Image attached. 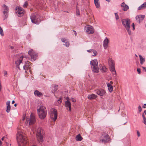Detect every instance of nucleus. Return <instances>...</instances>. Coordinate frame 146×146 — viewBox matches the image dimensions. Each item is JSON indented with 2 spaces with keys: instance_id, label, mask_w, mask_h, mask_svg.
Wrapping results in <instances>:
<instances>
[{
  "instance_id": "obj_61",
  "label": "nucleus",
  "mask_w": 146,
  "mask_h": 146,
  "mask_svg": "<svg viewBox=\"0 0 146 146\" xmlns=\"http://www.w3.org/2000/svg\"><path fill=\"white\" fill-rule=\"evenodd\" d=\"M25 119V117H23V120L24 121Z\"/></svg>"
},
{
  "instance_id": "obj_59",
  "label": "nucleus",
  "mask_w": 146,
  "mask_h": 146,
  "mask_svg": "<svg viewBox=\"0 0 146 146\" xmlns=\"http://www.w3.org/2000/svg\"><path fill=\"white\" fill-rule=\"evenodd\" d=\"M144 113H145V115H146V110H145L144 111Z\"/></svg>"
},
{
  "instance_id": "obj_46",
  "label": "nucleus",
  "mask_w": 146,
  "mask_h": 146,
  "mask_svg": "<svg viewBox=\"0 0 146 146\" xmlns=\"http://www.w3.org/2000/svg\"><path fill=\"white\" fill-rule=\"evenodd\" d=\"M61 40L62 42H65L66 41V40L65 38H62Z\"/></svg>"
},
{
  "instance_id": "obj_11",
  "label": "nucleus",
  "mask_w": 146,
  "mask_h": 146,
  "mask_svg": "<svg viewBox=\"0 0 146 146\" xmlns=\"http://www.w3.org/2000/svg\"><path fill=\"white\" fill-rule=\"evenodd\" d=\"M110 137L107 133H104L101 136L100 140L104 143L107 142L109 141Z\"/></svg>"
},
{
  "instance_id": "obj_28",
  "label": "nucleus",
  "mask_w": 146,
  "mask_h": 146,
  "mask_svg": "<svg viewBox=\"0 0 146 146\" xmlns=\"http://www.w3.org/2000/svg\"><path fill=\"white\" fill-rule=\"evenodd\" d=\"M107 86L108 88V89L110 92H111L113 91V86L112 85L110 84V83L107 84Z\"/></svg>"
},
{
  "instance_id": "obj_7",
  "label": "nucleus",
  "mask_w": 146,
  "mask_h": 146,
  "mask_svg": "<svg viewBox=\"0 0 146 146\" xmlns=\"http://www.w3.org/2000/svg\"><path fill=\"white\" fill-rule=\"evenodd\" d=\"M28 53L31 56V61H34L37 59L38 54L33 49L29 50L28 51Z\"/></svg>"
},
{
  "instance_id": "obj_42",
  "label": "nucleus",
  "mask_w": 146,
  "mask_h": 146,
  "mask_svg": "<svg viewBox=\"0 0 146 146\" xmlns=\"http://www.w3.org/2000/svg\"><path fill=\"white\" fill-rule=\"evenodd\" d=\"M76 14L77 15H80V12L78 10H76Z\"/></svg>"
},
{
  "instance_id": "obj_44",
  "label": "nucleus",
  "mask_w": 146,
  "mask_h": 146,
  "mask_svg": "<svg viewBox=\"0 0 146 146\" xmlns=\"http://www.w3.org/2000/svg\"><path fill=\"white\" fill-rule=\"evenodd\" d=\"M3 73H4V76H7V71H4L3 72Z\"/></svg>"
},
{
  "instance_id": "obj_13",
  "label": "nucleus",
  "mask_w": 146,
  "mask_h": 146,
  "mask_svg": "<svg viewBox=\"0 0 146 146\" xmlns=\"http://www.w3.org/2000/svg\"><path fill=\"white\" fill-rule=\"evenodd\" d=\"M96 94L101 96H104L106 93L105 90L102 89H97L96 90Z\"/></svg>"
},
{
  "instance_id": "obj_30",
  "label": "nucleus",
  "mask_w": 146,
  "mask_h": 146,
  "mask_svg": "<svg viewBox=\"0 0 146 146\" xmlns=\"http://www.w3.org/2000/svg\"><path fill=\"white\" fill-rule=\"evenodd\" d=\"M140 59V63L141 64H143L145 61V58H143V56L141 55H139Z\"/></svg>"
},
{
  "instance_id": "obj_43",
  "label": "nucleus",
  "mask_w": 146,
  "mask_h": 146,
  "mask_svg": "<svg viewBox=\"0 0 146 146\" xmlns=\"http://www.w3.org/2000/svg\"><path fill=\"white\" fill-rule=\"evenodd\" d=\"M7 138L6 137H2L1 139V140L2 141L4 140V139H5V141H7Z\"/></svg>"
},
{
  "instance_id": "obj_24",
  "label": "nucleus",
  "mask_w": 146,
  "mask_h": 146,
  "mask_svg": "<svg viewBox=\"0 0 146 146\" xmlns=\"http://www.w3.org/2000/svg\"><path fill=\"white\" fill-rule=\"evenodd\" d=\"M52 92L53 93L55 92L58 89V86L56 85H52Z\"/></svg>"
},
{
  "instance_id": "obj_26",
  "label": "nucleus",
  "mask_w": 146,
  "mask_h": 146,
  "mask_svg": "<svg viewBox=\"0 0 146 146\" xmlns=\"http://www.w3.org/2000/svg\"><path fill=\"white\" fill-rule=\"evenodd\" d=\"M34 94L35 96H37L39 97L43 96L42 94L37 90H36L34 92Z\"/></svg>"
},
{
  "instance_id": "obj_31",
  "label": "nucleus",
  "mask_w": 146,
  "mask_h": 146,
  "mask_svg": "<svg viewBox=\"0 0 146 146\" xmlns=\"http://www.w3.org/2000/svg\"><path fill=\"white\" fill-rule=\"evenodd\" d=\"M109 64L110 66H114L115 64L114 61L111 58H110L109 60Z\"/></svg>"
},
{
  "instance_id": "obj_37",
  "label": "nucleus",
  "mask_w": 146,
  "mask_h": 146,
  "mask_svg": "<svg viewBox=\"0 0 146 146\" xmlns=\"http://www.w3.org/2000/svg\"><path fill=\"white\" fill-rule=\"evenodd\" d=\"M115 18L117 20L119 18V17L117 13H115Z\"/></svg>"
},
{
  "instance_id": "obj_6",
  "label": "nucleus",
  "mask_w": 146,
  "mask_h": 146,
  "mask_svg": "<svg viewBox=\"0 0 146 146\" xmlns=\"http://www.w3.org/2000/svg\"><path fill=\"white\" fill-rule=\"evenodd\" d=\"M90 64L92 71L96 73H98L99 71V68L98 67V62L97 60L95 59L90 61Z\"/></svg>"
},
{
  "instance_id": "obj_60",
  "label": "nucleus",
  "mask_w": 146,
  "mask_h": 146,
  "mask_svg": "<svg viewBox=\"0 0 146 146\" xmlns=\"http://www.w3.org/2000/svg\"><path fill=\"white\" fill-rule=\"evenodd\" d=\"M17 106V104H14V106H15V107H16Z\"/></svg>"
},
{
  "instance_id": "obj_51",
  "label": "nucleus",
  "mask_w": 146,
  "mask_h": 146,
  "mask_svg": "<svg viewBox=\"0 0 146 146\" xmlns=\"http://www.w3.org/2000/svg\"><path fill=\"white\" fill-rule=\"evenodd\" d=\"M72 101L73 102H75L76 101V100L73 98H72Z\"/></svg>"
},
{
  "instance_id": "obj_62",
  "label": "nucleus",
  "mask_w": 146,
  "mask_h": 146,
  "mask_svg": "<svg viewBox=\"0 0 146 146\" xmlns=\"http://www.w3.org/2000/svg\"><path fill=\"white\" fill-rule=\"evenodd\" d=\"M6 143L7 145H8L9 144V143H7L6 141Z\"/></svg>"
},
{
  "instance_id": "obj_56",
  "label": "nucleus",
  "mask_w": 146,
  "mask_h": 146,
  "mask_svg": "<svg viewBox=\"0 0 146 146\" xmlns=\"http://www.w3.org/2000/svg\"><path fill=\"white\" fill-rule=\"evenodd\" d=\"M109 83L110 84H111V85H112V84H113V82H112V81H111L110 82V83Z\"/></svg>"
},
{
  "instance_id": "obj_39",
  "label": "nucleus",
  "mask_w": 146,
  "mask_h": 146,
  "mask_svg": "<svg viewBox=\"0 0 146 146\" xmlns=\"http://www.w3.org/2000/svg\"><path fill=\"white\" fill-rule=\"evenodd\" d=\"M61 98H60L57 100V102L58 104H60L62 102Z\"/></svg>"
},
{
  "instance_id": "obj_12",
  "label": "nucleus",
  "mask_w": 146,
  "mask_h": 146,
  "mask_svg": "<svg viewBox=\"0 0 146 146\" xmlns=\"http://www.w3.org/2000/svg\"><path fill=\"white\" fill-rule=\"evenodd\" d=\"M86 32L87 34H92L94 33V31L92 26L88 25L86 27Z\"/></svg>"
},
{
  "instance_id": "obj_57",
  "label": "nucleus",
  "mask_w": 146,
  "mask_h": 146,
  "mask_svg": "<svg viewBox=\"0 0 146 146\" xmlns=\"http://www.w3.org/2000/svg\"><path fill=\"white\" fill-rule=\"evenodd\" d=\"M1 84H0V91H1Z\"/></svg>"
},
{
  "instance_id": "obj_15",
  "label": "nucleus",
  "mask_w": 146,
  "mask_h": 146,
  "mask_svg": "<svg viewBox=\"0 0 146 146\" xmlns=\"http://www.w3.org/2000/svg\"><path fill=\"white\" fill-rule=\"evenodd\" d=\"M145 17L144 15H137L136 16L135 18L136 20L138 23H140L142 21Z\"/></svg>"
},
{
  "instance_id": "obj_48",
  "label": "nucleus",
  "mask_w": 146,
  "mask_h": 146,
  "mask_svg": "<svg viewBox=\"0 0 146 146\" xmlns=\"http://www.w3.org/2000/svg\"><path fill=\"white\" fill-rule=\"evenodd\" d=\"M137 136H138V137H139L140 135L139 132L138 131H137Z\"/></svg>"
},
{
  "instance_id": "obj_58",
  "label": "nucleus",
  "mask_w": 146,
  "mask_h": 146,
  "mask_svg": "<svg viewBox=\"0 0 146 146\" xmlns=\"http://www.w3.org/2000/svg\"><path fill=\"white\" fill-rule=\"evenodd\" d=\"M14 103H15V101H14V100H13V101H12V104H14Z\"/></svg>"
},
{
  "instance_id": "obj_16",
  "label": "nucleus",
  "mask_w": 146,
  "mask_h": 146,
  "mask_svg": "<svg viewBox=\"0 0 146 146\" xmlns=\"http://www.w3.org/2000/svg\"><path fill=\"white\" fill-rule=\"evenodd\" d=\"M31 63L29 61H27L25 62V65L23 66V68L25 70L26 72V70L30 67V66H31Z\"/></svg>"
},
{
  "instance_id": "obj_23",
  "label": "nucleus",
  "mask_w": 146,
  "mask_h": 146,
  "mask_svg": "<svg viewBox=\"0 0 146 146\" xmlns=\"http://www.w3.org/2000/svg\"><path fill=\"white\" fill-rule=\"evenodd\" d=\"M99 68L101 72H106L107 71V69L104 66H102L101 64L99 65Z\"/></svg>"
},
{
  "instance_id": "obj_27",
  "label": "nucleus",
  "mask_w": 146,
  "mask_h": 146,
  "mask_svg": "<svg viewBox=\"0 0 146 146\" xmlns=\"http://www.w3.org/2000/svg\"><path fill=\"white\" fill-rule=\"evenodd\" d=\"M146 8V2L144 3L143 4L139 6L138 8V9L140 10Z\"/></svg>"
},
{
  "instance_id": "obj_53",
  "label": "nucleus",
  "mask_w": 146,
  "mask_h": 146,
  "mask_svg": "<svg viewBox=\"0 0 146 146\" xmlns=\"http://www.w3.org/2000/svg\"><path fill=\"white\" fill-rule=\"evenodd\" d=\"M74 31V34H75V36H76V35H77L76 32L75 31H74H74Z\"/></svg>"
},
{
  "instance_id": "obj_22",
  "label": "nucleus",
  "mask_w": 146,
  "mask_h": 146,
  "mask_svg": "<svg viewBox=\"0 0 146 146\" xmlns=\"http://www.w3.org/2000/svg\"><path fill=\"white\" fill-rule=\"evenodd\" d=\"M10 102L9 101H8L6 102V111L7 113H9L10 111L11 110V106L10 105Z\"/></svg>"
},
{
  "instance_id": "obj_14",
  "label": "nucleus",
  "mask_w": 146,
  "mask_h": 146,
  "mask_svg": "<svg viewBox=\"0 0 146 146\" xmlns=\"http://www.w3.org/2000/svg\"><path fill=\"white\" fill-rule=\"evenodd\" d=\"M23 58V56H21L15 61V63L16 66L19 70H20L19 67V65L22 62Z\"/></svg>"
},
{
  "instance_id": "obj_25",
  "label": "nucleus",
  "mask_w": 146,
  "mask_h": 146,
  "mask_svg": "<svg viewBox=\"0 0 146 146\" xmlns=\"http://www.w3.org/2000/svg\"><path fill=\"white\" fill-rule=\"evenodd\" d=\"M97 95L94 94H92L90 95H88V98L89 100H92L95 99L97 98Z\"/></svg>"
},
{
  "instance_id": "obj_64",
  "label": "nucleus",
  "mask_w": 146,
  "mask_h": 146,
  "mask_svg": "<svg viewBox=\"0 0 146 146\" xmlns=\"http://www.w3.org/2000/svg\"><path fill=\"white\" fill-rule=\"evenodd\" d=\"M145 27H146V24L145 25Z\"/></svg>"
},
{
  "instance_id": "obj_45",
  "label": "nucleus",
  "mask_w": 146,
  "mask_h": 146,
  "mask_svg": "<svg viewBox=\"0 0 146 146\" xmlns=\"http://www.w3.org/2000/svg\"><path fill=\"white\" fill-rule=\"evenodd\" d=\"M138 110L140 112L142 111L141 108L140 106L138 107Z\"/></svg>"
},
{
  "instance_id": "obj_1",
  "label": "nucleus",
  "mask_w": 146,
  "mask_h": 146,
  "mask_svg": "<svg viewBox=\"0 0 146 146\" xmlns=\"http://www.w3.org/2000/svg\"><path fill=\"white\" fill-rule=\"evenodd\" d=\"M17 139L19 146H25L28 142L27 139L23 130L17 131Z\"/></svg>"
},
{
  "instance_id": "obj_52",
  "label": "nucleus",
  "mask_w": 146,
  "mask_h": 146,
  "mask_svg": "<svg viewBox=\"0 0 146 146\" xmlns=\"http://www.w3.org/2000/svg\"><path fill=\"white\" fill-rule=\"evenodd\" d=\"M143 108H146V104H144L142 107Z\"/></svg>"
},
{
  "instance_id": "obj_3",
  "label": "nucleus",
  "mask_w": 146,
  "mask_h": 146,
  "mask_svg": "<svg viewBox=\"0 0 146 146\" xmlns=\"http://www.w3.org/2000/svg\"><path fill=\"white\" fill-rule=\"evenodd\" d=\"M44 132L43 129L40 127H38L36 130V135L38 141L40 143L43 141V135Z\"/></svg>"
},
{
  "instance_id": "obj_8",
  "label": "nucleus",
  "mask_w": 146,
  "mask_h": 146,
  "mask_svg": "<svg viewBox=\"0 0 146 146\" xmlns=\"http://www.w3.org/2000/svg\"><path fill=\"white\" fill-rule=\"evenodd\" d=\"M50 117L51 119L55 121L57 117V111L56 109H52L50 111Z\"/></svg>"
},
{
  "instance_id": "obj_63",
  "label": "nucleus",
  "mask_w": 146,
  "mask_h": 146,
  "mask_svg": "<svg viewBox=\"0 0 146 146\" xmlns=\"http://www.w3.org/2000/svg\"><path fill=\"white\" fill-rule=\"evenodd\" d=\"M2 29L1 28V26H0V30Z\"/></svg>"
},
{
  "instance_id": "obj_19",
  "label": "nucleus",
  "mask_w": 146,
  "mask_h": 146,
  "mask_svg": "<svg viewBox=\"0 0 146 146\" xmlns=\"http://www.w3.org/2000/svg\"><path fill=\"white\" fill-rule=\"evenodd\" d=\"M16 10H17V13L19 15L22 16L24 14V10L22 8L20 7H18Z\"/></svg>"
},
{
  "instance_id": "obj_47",
  "label": "nucleus",
  "mask_w": 146,
  "mask_h": 146,
  "mask_svg": "<svg viewBox=\"0 0 146 146\" xmlns=\"http://www.w3.org/2000/svg\"><path fill=\"white\" fill-rule=\"evenodd\" d=\"M132 26L133 27V30L135 29V25L134 23H133L132 25Z\"/></svg>"
},
{
  "instance_id": "obj_33",
  "label": "nucleus",
  "mask_w": 146,
  "mask_h": 146,
  "mask_svg": "<svg viewBox=\"0 0 146 146\" xmlns=\"http://www.w3.org/2000/svg\"><path fill=\"white\" fill-rule=\"evenodd\" d=\"M110 71L112 72L113 74H115L116 72L114 66H110Z\"/></svg>"
},
{
  "instance_id": "obj_49",
  "label": "nucleus",
  "mask_w": 146,
  "mask_h": 146,
  "mask_svg": "<svg viewBox=\"0 0 146 146\" xmlns=\"http://www.w3.org/2000/svg\"><path fill=\"white\" fill-rule=\"evenodd\" d=\"M142 68L144 70H145V71L146 72V67H143V66H142Z\"/></svg>"
},
{
  "instance_id": "obj_38",
  "label": "nucleus",
  "mask_w": 146,
  "mask_h": 146,
  "mask_svg": "<svg viewBox=\"0 0 146 146\" xmlns=\"http://www.w3.org/2000/svg\"><path fill=\"white\" fill-rule=\"evenodd\" d=\"M65 43V44L64 45L66 46V47H68L69 45V42L66 40V41Z\"/></svg>"
},
{
  "instance_id": "obj_50",
  "label": "nucleus",
  "mask_w": 146,
  "mask_h": 146,
  "mask_svg": "<svg viewBox=\"0 0 146 146\" xmlns=\"http://www.w3.org/2000/svg\"><path fill=\"white\" fill-rule=\"evenodd\" d=\"M92 50L93 49H90V50H87V51L88 52H92Z\"/></svg>"
},
{
  "instance_id": "obj_21",
  "label": "nucleus",
  "mask_w": 146,
  "mask_h": 146,
  "mask_svg": "<svg viewBox=\"0 0 146 146\" xmlns=\"http://www.w3.org/2000/svg\"><path fill=\"white\" fill-rule=\"evenodd\" d=\"M109 40L107 37L104 39L103 44V45L105 49H106L108 46Z\"/></svg>"
},
{
  "instance_id": "obj_29",
  "label": "nucleus",
  "mask_w": 146,
  "mask_h": 146,
  "mask_svg": "<svg viewBox=\"0 0 146 146\" xmlns=\"http://www.w3.org/2000/svg\"><path fill=\"white\" fill-rule=\"evenodd\" d=\"M94 3L96 7L98 8L100 7V4L99 0H94Z\"/></svg>"
},
{
  "instance_id": "obj_17",
  "label": "nucleus",
  "mask_w": 146,
  "mask_h": 146,
  "mask_svg": "<svg viewBox=\"0 0 146 146\" xmlns=\"http://www.w3.org/2000/svg\"><path fill=\"white\" fill-rule=\"evenodd\" d=\"M65 106L67 109L69 111H71V109L70 102L68 100H67V101H65Z\"/></svg>"
},
{
  "instance_id": "obj_34",
  "label": "nucleus",
  "mask_w": 146,
  "mask_h": 146,
  "mask_svg": "<svg viewBox=\"0 0 146 146\" xmlns=\"http://www.w3.org/2000/svg\"><path fill=\"white\" fill-rule=\"evenodd\" d=\"M142 117L143 120V123L146 125V118L145 117L144 114H143Z\"/></svg>"
},
{
  "instance_id": "obj_32",
  "label": "nucleus",
  "mask_w": 146,
  "mask_h": 146,
  "mask_svg": "<svg viewBox=\"0 0 146 146\" xmlns=\"http://www.w3.org/2000/svg\"><path fill=\"white\" fill-rule=\"evenodd\" d=\"M82 137L81 136L80 134L77 135L76 138V140L77 141H81L82 140Z\"/></svg>"
},
{
  "instance_id": "obj_35",
  "label": "nucleus",
  "mask_w": 146,
  "mask_h": 146,
  "mask_svg": "<svg viewBox=\"0 0 146 146\" xmlns=\"http://www.w3.org/2000/svg\"><path fill=\"white\" fill-rule=\"evenodd\" d=\"M92 52H93V53L94 54V55H93V56H96L97 55V52L96 50H92Z\"/></svg>"
},
{
  "instance_id": "obj_5",
  "label": "nucleus",
  "mask_w": 146,
  "mask_h": 146,
  "mask_svg": "<svg viewBox=\"0 0 146 146\" xmlns=\"http://www.w3.org/2000/svg\"><path fill=\"white\" fill-rule=\"evenodd\" d=\"M121 22L123 25L126 29L129 35H130L131 31L130 30L131 22L130 20L128 19H123L121 20Z\"/></svg>"
},
{
  "instance_id": "obj_54",
  "label": "nucleus",
  "mask_w": 146,
  "mask_h": 146,
  "mask_svg": "<svg viewBox=\"0 0 146 146\" xmlns=\"http://www.w3.org/2000/svg\"><path fill=\"white\" fill-rule=\"evenodd\" d=\"M9 47L11 49H13L14 48V47L13 46H9Z\"/></svg>"
},
{
  "instance_id": "obj_55",
  "label": "nucleus",
  "mask_w": 146,
  "mask_h": 146,
  "mask_svg": "<svg viewBox=\"0 0 146 146\" xmlns=\"http://www.w3.org/2000/svg\"><path fill=\"white\" fill-rule=\"evenodd\" d=\"M17 72H18L17 70H16V72H15L16 73H14V74H15V76L17 74Z\"/></svg>"
},
{
  "instance_id": "obj_18",
  "label": "nucleus",
  "mask_w": 146,
  "mask_h": 146,
  "mask_svg": "<svg viewBox=\"0 0 146 146\" xmlns=\"http://www.w3.org/2000/svg\"><path fill=\"white\" fill-rule=\"evenodd\" d=\"M3 8L4 11H3V13L5 15V18H7L8 17V15L7 13H8V11L9 9L8 7L5 5H4L3 6Z\"/></svg>"
},
{
  "instance_id": "obj_2",
  "label": "nucleus",
  "mask_w": 146,
  "mask_h": 146,
  "mask_svg": "<svg viewBox=\"0 0 146 146\" xmlns=\"http://www.w3.org/2000/svg\"><path fill=\"white\" fill-rule=\"evenodd\" d=\"M17 139L19 146H25L28 142L27 139L23 130L17 131Z\"/></svg>"
},
{
  "instance_id": "obj_36",
  "label": "nucleus",
  "mask_w": 146,
  "mask_h": 146,
  "mask_svg": "<svg viewBox=\"0 0 146 146\" xmlns=\"http://www.w3.org/2000/svg\"><path fill=\"white\" fill-rule=\"evenodd\" d=\"M28 2L27 1H25V3L24 4L23 6L24 8H26L28 6Z\"/></svg>"
},
{
  "instance_id": "obj_4",
  "label": "nucleus",
  "mask_w": 146,
  "mask_h": 146,
  "mask_svg": "<svg viewBox=\"0 0 146 146\" xmlns=\"http://www.w3.org/2000/svg\"><path fill=\"white\" fill-rule=\"evenodd\" d=\"M37 112L39 117L41 119L44 118L46 115L47 111L46 108L43 106H40L37 109Z\"/></svg>"
},
{
  "instance_id": "obj_40",
  "label": "nucleus",
  "mask_w": 146,
  "mask_h": 146,
  "mask_svg": "<svg viewBox=\"0 0 146 146\" xmlns=\"http://www.w3.org/2000/svg\"><path fill=\"white\" fill-rule=\"evenodd\" d=\"M0 34L1 35L3 36L4 35V33L2 29L0 30Z\"/></svg>"
},
{
  "instance_id": "obj_20",
  "label": "nucleus",
  "mask_w": 146,
  "mask_h": 146,
  "mask_svg": "<svg viewBox=\"0 0 146 146\" xmlns=\"http://www.w3.org/2000/svg\"><path fill=\"white\" fill-rule=\"evenodd\" d=\"M121 6L123 7L122 10L124 11H126L129 9V7L125 3L123 2L121 5Z\"/></svg>"
},
{
  "instance_id": "obj_10",
  "label": "nucleus",
  "mask_w": 146,
  "mask_h": 146,
  "mask_svg": "<svg viewBox=\"0 0 146 146\" xmlns=\"http://www.w3.org/2000/svg\"><path fill=\"white\" fill-rule=\"evenodd\" d=\"M35 121L36 120L35 116L33 114L31 113V114L30 118H26V123H29V125H31L34 123Z\"/></svg>"
},
{
  "instance_id": "obj_41",
  "label": "nucleus",
  "mask_w": 146,
  "mask_h": 146,
  "mask_svg": "<svg viewBox=\"0 0 146 146\" xmlns=\"http://www.w3.org/2000/svg\"><path fill=\"white\" fill-rule=\"evenodd\" d=\"M137 70L138 72V73L139 74H140L141 73V69L140 68H138L137 69Z\"/></svg>"
},
{
  "instance_id": "obj_9",
  "label": "nucleus",
  "mask_w": 146,
  "mask_h": 146,
  "mask_svg": "<svg viewBox=\"0 0 146 146\" xmlns=\"http://www.w3.org/2000/svg\"><path fill=\"white\" fill-rule=\"evenodd\" d=\"M31 22L33 23L38 24L40 22V20L39 17L34 14H32L30 16Z\"/></svg>"
}]
</instances>
